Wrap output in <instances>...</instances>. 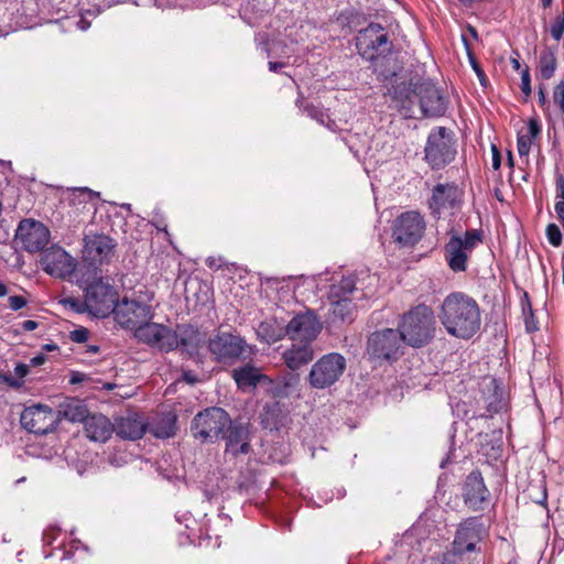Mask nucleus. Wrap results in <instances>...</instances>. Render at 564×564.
Wrapping results in <instances>:
<instances>
[{"label": "nucleus", "instance_id": "nucleus-17", "mask_svg": "<svg viewBox=\"0 0 564 564\" xmlns=\"http://www.w3.org/2000/svg\"><path fill=\"white\" fill-rule=\"evenodd\" d=\"M462 496L464 503L473 511H482L489 505L490 491L478 469L467 475L463 485Z\"/></svg>", "mask_w": 564, "mask_h": 564}, {"label": "nucleus", "instance_id": "nucleus-46", "mask_svg": "<svg viewBox=\"0 0 564 564\" xmlns=\"http://www.w3.org/2000/svg\"><path fill=\"white\" fill-rule=\"evenodd\" d=\"M564 33V12L556 15L550 26V34L555 41H560Z\"/></svg>", "mask_w": 564, "mask_h": 564}, {"label": "nucleus", "instance_id": "nucleus-57", "mask_svg": "<svg viewBox=\"0 0 564 564\" xmlns=\"http://www.w3.org/2000/svg\"><path fill=\"white\" fill-rule=\"evenodd\" d=\"M520 303L522 312L532 310V303L528 292L523 293Z\"/></svg>", "mask_w": 564, "mask_h": 564}, {"label": "nucleus", "instance_id": "nucleus-60", "mask_svg": "<svg viewBox=\"0 0 564 564\" xmlns=\"http://www.w3.org/2000/svg\"><path fill=\"white\" fill-rule=\"evenodd\" d=\"M22 329L26 332H31L37 328L39 324L35 321L26 319L22 323Z\"/></svg>", "mask_w": 564, "mask_h": 564}, {"label": "nucleus", "instance_id": "nucleus-38", "mask_svg": "<svg viewBox=\"0 0 564 564\" xmlns=\"http://www.w3.org/2000/svg\"><path fill=\"white\" fill-rule=\"evenodd\" d=\"M462 41H463V44L465 46V50H466V53H467V56H468V59H469V63H470V66L471 68L474 69V72L476 73L480 84L482 86H486V82H487V77H486V74L485 72L482 70L481 66L479 65V63L477 62L474 53L471 52V47H470V44L467 40V37L465 35H462Z\"/></svg>", "mask_w": 564, "mask_h": 564}, {"label": "nucleus", "instance_id": "nucleus-61", "mask_svg": "<svg viewBox=\"0 0 564 564\" xmlns=\"http://www.w3.org/2000/svg\"><path fill=\"white\" fill-rule=\"evenodd\" d=\"M270 72L278 73L281 68L285 66L283 62H269L268 63Z\"/></svg>", "mask_w": 564, "mask_h": 564}, {"label": "nucleus", "instance_id": "nucleus-43", "mask_svg": "<svg viewBox=\"0 0 564 564\" xmlns=\"http://www.w3.org/2000/svg\"><path fill=\"white\" fill-rule=\"evenodd\" d=\"M63 303L66 307H69L75 313L83 314L87 312L90 314V306L88 305L86 299L80 301L79 299L67 297L63 301Z\"/></svg>", "mask_w": 564, "mask_h": 564}, {"label": "nucleus", "instance_id": "nucleus-29", "mask_svg": "<svg viewBox=\"0 0 564 564\" xmlns=\"http://www.w3.org/2000/svg\"><path fill=\"white\" fill-rule=\"evenodd\" d=\"M286 417L288 414L281 402H268L260 413V424L265 430L278 431L284 425Z\"/></svg>", "mask_w": 564, "mask_h": 564}, {"label": "nucleus", "instance_id": "nucleus-52", "mask_svg": "<svg viewBox=\"0 0 564 564\" xmlns=\"http://www.w3.org/2000/svg\"><path fill=\"white\" fill-rule=\"evenodd\" d=\"M541 132V126L536 119H530L528 122V132L525 137L534 140Z\"/></svg>", "mask_w": 564, "mask_h": 564}, {"label": "nucleus", "instance_id": "nucleus-37", "mask_svg": "<svg viewBox=\"0 0 564 564\" xmlns=\"http://www.w3.org/2000/svg\"><path fill=\"white\" fill-rule=\"evenodd\" d=\"M300 382V376L296 373H288L282 377L274 387V395L279 398L290 397Z\"/></svg>", "mask_w": 564, "mask_h": 564}, {"label": "nucleus", "instance_id": "nucleus-32", "mask_svg": "<svg viewBox=\"0 0 564 564\" xmlns=\"http://www.w3.org/2000/svg\"><path fill=\"white\" fill-rule=\"evenodd\" d=\"M58 414V422L61 420H67L70 422H85L88 416L87 406L84 402L76 398L65 399L55 411Z\"/></svg>", "mask_w": 564, "mask_h": 564}, {"label": "nucleus", "instance_id": "nucleus-41", "mask_svg": "<svg viewBox=\"0 0 564 564\" xmlns=\"http://www.w3.org/2000/svg\"><path fill=\"white\" fill-rule=\"evenodd\" d=\"M460 241L465 249L473 252L476 246L482 241V232L477 229L466 230L464 235L460 236Z\"/></svg>", "mask_w": 564, "mask_h": 564}, {"label": "nucleus", "instance_id": "nucleus-31", "mask_svg": "<svg viewBox=\"0 0 564 564\" xmlns=\"http://www.w3.org/2000/svg\"><path fill=\"white\" fill-rule=\"evenodd\" d=\"M258 338L265 344H274L288 336V328L275 317L267 318L257 328Z\"/></svg>", "mask_w": 564, "mask_h": 564}, {"label": "nucleus", "instance_id": "nucleus-26", "mask_svg": "<svg viewBox=\"0 0 564 564\" xmlns=\"http://www.w3.org/2000/svg\"><path fill=\"white\" fill-rule=\"evenodd\" d=\"M84 430L89 440L105 443L115 432V424L102 414H91L86 417Z\"/></svg>", "mask_w": 564, "mask_h": 564}, {"label": "nucleus", "instance_id": "nucleus-58", "mask_svg": "<svg viewBox=\"0 0 564 564\" xmlns=\"http://www.w3.org/2000/svg\"><path fill=\"white\" fill-rule=\"evenodd\" d=\"M519 58H520V54H519V52L513 51V52H512V55L510 56V63H511V65H512V68H513L514 70H517V72L521 69V64H520V62H519Z\"/></svg>", "mask_w": 564, "mask_h": 564}, {"label": "nucleus", "instance_id": "nucleus-14", "mask_svg": "<svg viewBox=\"0 0 564 564\" xmlns=\"http://www.w3.org/2000/svg\"><path fill=\"white\" fill-rule=\"evenodd\" d=\"M286 328L291 340L312 344L322 332L323 325L314 311L306 310L295 314L286 324Z\"/></svg>", "mask_w": 564, "mask_h": 564}, {"label": "nucleus", "instance_id": "nucleus-25", "mask_svg": "<svg viewBox=\"0 0 564 564\" xmlns=\"http://www.w3.org/2000/svg\"><path fill=\"white\" fill-rule=\"evenodd\" d=\"M243 348L245 340L239 336L223 333L214 338V355L218 360L237 359Z\"/></svg>", "mask_w": 564, "mask_h": 564}, {"label": "nucleus", "instance_id": "nucleus-36", "mask_svg": "<svg viewBox=\"0 0 564 564\" xmlns=\"http://www.w3.org/2000/svg\"><path fill=\"white\" fill-rule=\"evenodd\" d=\"M356 291V280L354 276H344L338 283L332 284L329 299H352Z\"/></svg>", "mask_w": 564, "mask_h": 564}, {"label": "nucleus", "instance_id": "nucleus-21", "mask_svg": "<svg viewBox=\"0 0 564 564\" xmlns=\"http://www.w3.org/2000/svg\"><path fill=\"white\" fill-rule=\"evenodd\" d=\"M459 204L458 187L454 183H438L432 189L429 208L434 217L440 218L445 209H453Z\"/></svg>", "mask_w": 564, "mask_h": 564}, {"label": "nucleus", "instance_id": "nucleus-40", "mask_svg": "<svg viewBox=\"0 0 564 564\" xmlns=\"http://www.w3.org/2000/svg\"><path fill=\"white\" fill-rule=\"evenodd\" d=\"M153 433L159 438H169L175 434V419H166L153 426Z\"/></svg>", "mask_w": 564, "mask_h": 564}, {"label": "nucleus", "instance_id": "nucleus-47", "mask_svg": "<svg viewBox=\"0 0 564 564\" xmlns=\"http://www.w3.org/2000/svg\"><path fill=\"white\" fill-rule=\"evenodd\" d=\"M532 490L538 491L535 496H533L532 494L530 495L532 500L536 505L545 507L547 505V491H546L545 484L541 482L539 486H531L530 491H532Z\"/></svg>", "mask_w": 564, "mask_h": 564}, {"label": "nucleus", "instance_id": "nucleus-51", "mask_svg": "<svg viewBox=\"0 0 564 564\" xmlns=\"http://www.w3.org/2000/svg\"><path fill=\"white\" fill-rule=\"evenodd\" d=\"M554 102L558 106L561 112L564 115V80H561L553 89Z\"/></svg>", "mask_w": 564, "mask_h": 564}, {"label": "nucleus", "instance_id": "nucleus-39", "mask_svg": "<svg viewBox=\"0 0 564 564\" xmlns=\"http://www.w3.org/2000/svg\"><path fill=\"white\" fill-rule=\"evenodd\" d=\"M70 191H72V196H73L72 202L74 204L88 203V202H91L99 197L98 192H94L93 189H90L88 187H74Z\"/></svg>", "mask_w": 564, "mask_h": 564}, {"label": "nucleus", "instance_id": "nucleus-8", "mask_svg": "<svg viewBox=\"0 0 564 564\" xmlns=\"http://www.w3.org/2000/svg\"><path fill=\"white\" fill-rule=\"evenodd\" d=\"M425 227V220L419 212H404L393 223L392 237L403 247H413L422 239Z\"/></svg>", "mask_w": 564, "mask_h": 564}, {"label": "nucleus", "instance_id": "nucleus-9", "mask_svg": "<svg viewBox=\"0 0 564 564\" xmlns=\"http://www.w3.org/2000/svg\"><path fill=\"white\" fill-rule=\"evenodd\" d=\"M85 297L90 306L91 315L107 317L113 311L118 293L109 282L98 278L85 288Z\"/></svg>", "mask_w": 564, "mask_h": 564}, {"label": "nucleus", "instance_id": "nucleus-10", "mask_svg": "<svg viewBox=\"0 0 564 564\" xmlns=\"http://www.w3.org/2000/svg\"><path fill=\"white\" fill-rule=\"evenodd\" d=\"M402 341L394 328H383L370 334L367 352L372 359L397 360L401 355Z\"/></svg>", "mask_w": 564, "mask_h": 564}, {"label": "nucleus", "instance_id": "nucleus-48", "mask_svg": "<svg viewBox=\"0 0 564 564\" xmlns=\"http://www.w3.org/2000/svg\"><path fill=\"white\" fill-rule=\"evenodd\" d=\"M521 90L527 98L532 94L531 75L528 66L521 70Z\"/></svg>", "mask_w": 564, "mask_h": 564}, {"label": "nucleus", "instance_id": "nucleus-12", "mask_svg": "<svg viewBox=\"0 0 564 564\" xmlns=\"http://www.w3.org/2000/svg\"><path fill=\"white\" fill-rule=\"evenodd\" d=\"M416 89V100L424 117L438 118L445 115L447 98L431 79L419 78Z\"/></svg>", "mask_w": 564, "mask_h": 564}, {"label": "nucleus", "instance_id": "nucleus-11", "mask_svg": "<svg viewBox=\"0 0 564 564\" xmlns=\"http://www.w3.org/2000/svg\"><path fill=\"white\" fill-rule=\"evenodd\" d=\"M111 313L119 325L134 330L153 317V310L150 304L127 297L121 301L117 300Z\"/></svg>", "mask_w": 564, "mask_h": 564}, {"label": "nucleus", "instance_id": "nucleus-62", "mask_svg": "<svg viewBox=\"0 0 564 564\" xmlns=\"http://www.w3.org/2000/svg\"><path fill=\"white\" fill-rule=\"evenodd\" d=\"M305 104H307L305 101V97L304 95L300 91L299 95H297V98L295 100V106L302 111L304 112V106Z\"/></svg>", "mask_w": 564, "mask_h": 564}, {"label": "nucleus", "instance_id": "nucleus-5", "mask_svg": "<svg viewBox=\"0 0 564 564\" xmlns=\"http://www.w3.org/2000/svg\"><path fill=\"white\" fill-rule=\"evenodd\" d=\"M457 154V140L454 132L446 127L433 128L424 147V160L433 171L449 165Z\"/></svg>", "mask_w": 564, "mask_h": 564}, {"label": "nucleus", "instance_id": "nucleus-18", "mask_svg": "<svg viewBox=\"0 0 564 564\" xmlns=\"http://www.w3.org/2000/svg\"><path fill=\"white\" fill-rule=\"evenodd\" d=\"M84 242L83 258L90 265L110 262L117 246L112 238L104 234L87 235Z\"/></svg>", "mask_w": 564, "mask_h": 564}, {"label": "nucleus", "instance_id": "nucleus-24", "mask_svg": "<svg viewBox=\"0 0 564 564\" xmlns=\"http://www.w3.org/2000/svg\"><path fill=\"white\" fill-rule=\"evenodd\" d=\"M282 359L289 369L295 371L314 359L313 346L307 341H293V344L282 352Z\"/></svg>", "mask_w": 564, "mask_h": 564}, {"label": "nucleus", "instance_id": "nucleus-59", "mask_svg": "<svg viewBox=\"0 0 564 564\" xmlns=\"http://www.w3.org/2000/svg\"><path fill=\"white\" fill-rule=\"evenodd\" d=\"M14 372L19 378H23L29 372V366L24 364H18L14 368Z\"/></svg>", "mask_w": 564, "mask_h": 564}, {"label": "nucleus", "instance_id": "nucleus-4", "mask_svg": "<svg viewBox=\"0 0 564 564\" xmlns=\"http://www.w3.org/2000/svg\"><path fill=\"white\" fill-rule=\"evenodd\" d=\"M214 423L216 434L225 441V453L234 457L250 452L249 429L240 420H231L221 408L214 406Z\"/></svg>", "mask_w": 564, "mask_h": 564}, {"label": "nucleus", "instance_id": "nucleus-2", "mask_svg": "<svg viewBox=\"0 0 564 564\" xmlns=\"http://www.w3.org/2000/svg\"><path fill=\"white\" fill-rule=\"evenodd\" d=\"M356 47L359 55L373 65V73L378 78L386 83L398 75V68L386 69L380 67V62L387 54L391 53L393 44L389 40V34L379 23H370L367 28L359 31L356 37Z\"/></svg>", "mask_w": 564, "mask_h": 564}, {"label": "nucleus", "instance_id": "nucleus-34", "mask_svg": "<svg viewBox=\"0 0 564 564\" xmlns=\"http://www.w3.org/2000/svg\"><path fill=\"white\" fill-rule=\"evenodd\" d=\"M332 302L330 317L333 322L351 323L355 319L356 307L352 299H329Z\"/></svg>", "mask_w": 564, "mask_h": 564}, {"label": "nucleus", "instance_id": "nucleus-28", "mask_svg": "<svg viewBox=\"0 0 564 564\" xmlns=\"http://www.w3.org/2000/svg\"><path fill=\"white\" fill-rule=\"evenodd\" d=\"M480 400L482 401L487 411V413L480 414V416H492L503 409L505 401L502 389L496 379H490L488 382L482 384Z\"/></svg>", "mask_w": 564, "mask_h": 564}, {"label": "nucleus", "instance_id": "nucleus-44", "mask_svg": "<svg viewBox=\"0 0 564 564\" xmlns=\"http://www.w3.org/2000/svg\"><path fill=\"white\" fill-rule=\"evenodd\" d=\"M546 238L553 247L562 245L563 236L560 227L556 224H549L545 229Z\"/></svg>", "mask_w": 564, "mask_h": 564}, {"label": "nucleus", "instance_id": "nucleus-56", "mask_svg": "<svg viewBox=\"0 0 564 564\" xmlns=\"http://www.w3.org/2000/svg\"><path fill=\"white\" fill-rule=\"evenodd\" d=\"M491 154H492L491 165H492V169L495 171H497L500 169V165H501V154H500L499 149L495 144L491 145Z\"/></svg>", "mask_w": 564, "mask_h": 564}, {"label": "nucleus", "instance_id": "nucleus-1", "mask_svg": "<svg viewBox=\"0 0 564 564\" xmlns=\"http://www.w3.org/2000/svg\"><path fill=\"white\" fill-rule=\"evenodd\" d=\"M438 318L447 334L460 339H470L481 326V313L477 301L470 295L455 291L443 300Z\"/></svg>", "mask_w": 564, "mask_h": 564}, {"label": "nucleus", "instance_id": "nucleus-27", "mask_svg": "<svg viewBox=\"0 0 564 564\" xmlns=\"http://www.w3.org/2000/svg\"><path fill=\"white\" fill-rule=\"evenodd\" d=\"M147 431V424L138 414H129L116 420L115 432L124 440L135 441L141 438Z\"/></svg>", "mask_w": 564, "mask_h": 564}, {"label": "nucleus", "instance_id": "nucleus-6", "mask_svg": "<svg viewBox=\"0 0 564 564\" xmlns=\"http://www.w3.org/2000/svg\"><path fill=\"white\" fill-rule=\"evenodd\" d=\"M346 369V359L338 352L322 356L311 368L307 380L315 389H325L339 380Z\"/></svg>", "mask_w": 564, "mask_h": 564}, {"label": "nucleus", "instance_id": "nucleus-63", "mask_svg": "<svg viewBox=\"0 0 564 564\" xmlns=\"http://www.w3.org/2000/svg\"><path fill=\"white\" fill-rule=\"evenodd\" d=\"M45 360H46V357L41 354V355L33 357L30 362L32 366L37 367V366L43 365L45 362Z\"/></svg>", "mask_w": 564, "mask_h": 564}, {"label": "nucleus", "instance_id": "nucleus-35", "mask_svg": "<svg viewBox=\"0 0 564 564\" xmlns=\"http://www.w3.org/2000/svg\"><path fill=\"white\" fill-rule=\"evenodd\" d=\"M210 408L197 413L192 421L191 432L194 438L205 442L212 431V412Z\"/></svg>", "mask_w": 564, "mask_h": 564}, {"label": "nucleus", "instance_id": "nucleus-23", "mask_svg": "<svg viewBox=\"0 0 564 564\" xmlns=\"http://www.w3.org/2000/svg\"><path fill=\"white\" fill-rule=\"evenodd\" d=\"M234 379L239 391L253 392L260 383H269L271 379L261 372V370L248 362L231 370Z\"/></svg>", "mask_w": 564, "mask_h": 564}, {"label": "nucleus", "instance_id": "nucleus-53", "mask_svg": "<svg viewBox=\"0 0 564 564\" xmlns=\"http://www.w3.org/2000/svg\"><path fill=\"white\" fill-rule=\"evenodd\" d=\"M88 335H89L88 330L86 328L82 327V328L70 332L69 338L74 343H85L88 339Z\"/></svg>", "mask_w": 564, "mask_h": 564}, {"label": "nucleus", "instance_id": "nucleus-54", "mask_svg": "<svg viewBox=\"0 0 564 564\" xmlns=\"http://www.w3.org/2000/svg\"><path fill=\"white\" fill-rule=\"evenodd\" d=\"M440 564H462V557H460V554H458L457 552H452V553H445L443 554V557L440 562Z\"/></svg>", "mask_w": 564, "mask_h": 564}, {"label": "nucleus", "instance_id": "nucleus-64", "mask_svg": "<svg viewBox=\"0 0 564 564\" xmlns=\"http://www.w3.org/2000/svg\"><path fill=\"white\" fill-rule=\"evenodd\" d=\"M323 126H325L330 131H335L336 128H337L336 121L330 119L329 115H327V119H326V121H325V123Z\"/></svg>", "mask_w": 564, "mask_h": 564}, {"label": "nucleus", "instance_id": "nucleus-55", "mask_svg": "<svg viewBox=\"0 0 564 564\" xmlns=\"http://www.w3.org/2000/svg\"><path fill=\"white\" fill-rule=\"evenodd\" d=\"M26 305V300L20 295H12L9 297V306L13 311H19Z\"/></svg>", "mask_w": 564, "mask_h": 564}, {"label": "nucleus", "instance_id": "nucleus-33", "mask_svg": "<svg viewBox=\"0 0 564 564\" xmlns=\"http://www.w3.org/2000/svg\"><path fill=\"white\" fill-rule=\"evenodd\" d=\"M557 46H545L539 56L538 77L547 80L554 76L556 69Z\"/></svg>", "mask_w": 564, "mask_h": 564}, {"label": "nucleus", "instance_id": "nucleus-49", "mask_svg": "<svg viewBox=\"0 0 564 564\" xmlns=\"http://www.w3.org/2000/svg\"><path fill=\"white\" fill-rule=\"evenodd\" d=\"M524 318L525 330L528 333H534L539 329V323L534 316L533 308L530 311L522 312Z\"/></svg>", "mask_w": 564, "mask_h": 564}, {"label": "nucleus", "instance_id": "nucleus-16", "mask_svg": "<svg viewBox=\"0 0 564 564\" xmlns=\"http://www.w3.org/2000/svg\"><path fill=\"white\" fill-rule=\"evenodd\" d=\"M134 336L139 341L161 351L167 352L176 349L173 329L163 324L148 321L135 329Z\"/></svg>", "mask_w": 564, "mask_h": 564}, {"label": "nucleus", "instance_id": "nucleus-50", "mask_svg": "<svg viewBox=\"0 0 564 564\" xmlns=\"http://www.w3.org/2000/svg\"><path fill=\"white\" fill-rule=\"evenodd\" d=\"M533 140L525 137L524 134H519L517 139V148L520 156H525L529 154Z\"/></svg>", "mask_w": 564, "mask_h": 564}, {"label": "nucleus", "instance_id": "nucleus-30", "mask_svg": "<svg viewBox=\"0 0 564 564\" xmlns=\"http://www.w3.org/2000/svg\"><path fill=\"white\" fill-rule=\"evenodd\" d=\"M176 348L181 347L183 350L193 354L203 343V335L197 328L192 325L182 324L173 329Z\"/></svg>", "mask_w": 564, "mask_h": 564}, {"label": "nucleus", "instance_id": "nucleus-45", "mask_svg": "<svg viewBox=\"0 0 564 564\" xmlns=\"http://www.w3.org/2000/svg\"><path fill=\"white\" fill-rule=\"evenodd\" d=\"M556 203L554 205L555 213L564 212V176L557 174L555 178Z\"/></svg>", "mask_w": 564, "mask_h": 564}, {"label": "nucleus", "instance_id": "nucleus-3", "mask_svg": "<svg viewBox=\"0 0 564 564\" xmlns=\"http://www.w3.org/2000/svg\"><path fill=\"white\" fill-rule=\"evenodd\" d=\"M395 329L399 332L402 344L413 348H422L434 338V313L430 306L419 304L401 316Z\"/></svg>", "mask_w": 564, "mask_h": 564}, {"label": "nucleus", "instance_id": "nucleus-20", "mask_svg": "<svg viewBox=\"0 0 564 564\" xmlns=\"http://www.w3.org/2000/svg\"><path fill=\"white\" fill-rule=\"evenodd\" d=\"M481 540V524L479 518L471 517L458 527L454 539V551L458 554L474 552Z\"/></svg>", "mask_w": 564, "mask_h": 564}, {"label": "nucleus", "instance_id": "nucleus-22", "mask_svg": "<svg viewBox=\"0 0 564 564\" xmlns=\"http://www.w3.org/2000/svg\"><path fill=\"white\" fill-rule=\"evenodd\" d=\"M470 254L471 251L462 245L460 235L451 231L449 239L444 246V258L448 268L455 273L465 272Z\"/></svg>", "mask_w": 564, "mask_h": 564}, {"label": "nucleus", "instance_id": "nucleus-19", "mask_svg": "<svg viewBox=\"0 0 564 564\" xmlns=\"http://www.w3.org/2000/svg\"><path fill=\"white\" fill-rule=\"evenodd\" d=\"M41 265L50 275L65 279L75 272L77 262L63 248L52 246L43 250Z\"/></svg>", "mask_w": 564, "mask_h": 564}, {"label": "nucleus", "instance_id": "nucleus-13", "mask_svg": "<svg viewBox=\"0 0 564 564\" xmlns=\"http://www.w3.org/2000/svg\"><path fill=\"white\" fill-rule=\"evenodd\" d=\"M20 422L29 432L45 435L56 429L58 414L47 405L35 404L23 410Z\"/></svg>", "mask_w": 564, "mask_h": 564}, {"label": "nucleus", "instance_id": "nucleus-15", "mask_svg": "<svg viewBox=\"0 0 564 564\" xmlns=\"http://www.w3.org/2000/svg\"><path fill=\"white\" fill-rule=\"evenodd\" d=\"M388 82H391V84L387 88L386 95L390 97L395 109L411 117L416 101L419 78L411 77L406 80L398 79L395 76Z\"/></svg>", "mask_w": 564, "mask_h": 564}, {"label": "nucleus", "instance_id": "nucleus-7", "mask_svg": "<svg viewBox=\"0 0 564 564\" xmlns=\"http://www.w3.org/2000/svg\"><path fill=\"white\" fill-rule=\"evenodd\" d=\"M51 238L50 229L41 221L22 219L15 230L14 243L26 252L43 251Z\"/></svg>", "mask_w": 564, "mask_h": 564}, {"label": "nucleus", "instance_id": "nucleus-42", "mask_svg": "<svg viewBox=\"0 0 564 564\" xmlns=\"http://www.w3.org/2000/svg\"><path fill=\"white\" fill-rule=\"evenodd\" d=\"M304 113L311 119L317 121L319 124H324L328 112L321 106L314 104H305Z\"/></svg>", "mask_w": 564, "mask_h": 564}]
</instances>
